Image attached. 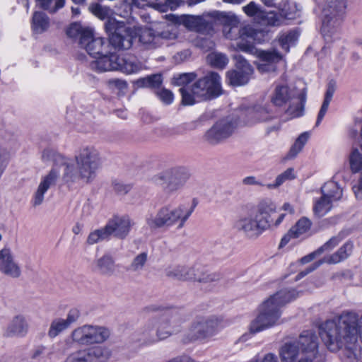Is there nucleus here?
Listing matches in <instances>:
<instances>
[{
  "label": "nucleus",
  "mask_w": 362,
  "mask_h": 362,
  "mask_svg": "<svg viewBox=\"0 0 362 362\" xmlns=\"http://www.w3.org/2000/svg\"><path fill=\"white\" fill-rule=\"evenodd\" d=\"M235 129V124L230 119H222L206 132L204 138L210 144H216L230 137Z\"/></svg>",
  "instance_id": "a211bd4d"
},
{
  "label": "nucleus",
  "mask_w": 362,
  "mask_h": 362,
  "mask_svg": "<svg viewBox=\"0 0 362 362\" xmlns=\"http://www.w3.org/2000/svg\"><path fill=\"white\" fill-rule=\"evenodd\" d=\"M298 33L294 30H291L286 33L281 34L279 38V42L281 47L285 52H288L290 46L295 43L298 39Z\"/></svg>",
  "instance_id": "de8ad7c7"
},
{
  "label": "nucleus",
  "mask_w": 362,
  "mask_h": 362,
  "mask_svg": "<svg viewBox=\"0 0 362 362\" xmlns=\"http://www.w3.org/2000/svg\"><path fill=\"white\" fill-rule=\"evenodd\" d=\"M218 325L219 321L215 316L197 317L189 329L191 339L205 338L214 335Z\"/></svg>",
  "instance_id": "f3484780"
},
{
  "label": "nucleus",
  "mask_w": 362,
  "mask_h": 362,
  "mask_svg": "<svg viewBox=\"0 0 362 362\" xmlns=\"http://www.w3.org/2000/svg\"><path fill=\"white\" fill-rule=\"evenodd\" d=\"M298 10L295 4H288L287 5H284V8L281 10V18L284 16V18L286 19H293L298 16Z\"/></svg>",
  "instance_id": "864d4df0"
},
{
  "label": "nucleus",
  "mask_w": 362,
  "mask_h": 362,
  "mask_svg": "<svg viewBox=\"0 0 362 362\" xmlns=\"http://www.w3.org/2000/svg\"><path fill=\"white\" fill-rule=\"evenodd\" d=\"M312 226V222L306 217H302L291 228L288 232L282 238L280 247L286 245L291 239L298 238L301 235L307 233Z\"/></svg>",
  "instance_id": "a878e982"
},
{
  "label": "nucleus",
  "mask_w": 362,
  "mask_h": 362,
  "mask_svg": "<svg viewBox=\"0 0 362 362\" xmlns=\"http://www.w3.org/2000/svg\"><path fill=\"white\" fill-rule=\"evenodd\" d=\"M349 168L353 173L362 170V145L352 146L348 156Z\"/></svg>",
  "instance_id": "473e14b6"
},
{
  "label": "nucleus",
  "mask_w": 362,
  "mask_h": 362,
  "mask_svg": "<svg viewBox=\"0 0 362 362\" xmlns=\"http://www.w3.org/2000/svg\"><path fill=\"white\" fill-rule=\"evenodd\" d=\"M253 54H257L259 62L257 69L261 73L274 72L276 70V64L282 59V55L276 49L256 50Z\"/></svg>",
  "instance_id": "4be33fe9"
},
{
  "label": "nucleus",
  "mask_w": 362,
  "mask_h": 362,
  "mask_svg": "<svg viewBox=\"0 0 362 362\" xmlns=\"http://www.w3.org/2000/svg\"><path fill=\"white\" fill-rule=\"evenodd\" d=\"M112 354L105 346H93L70 354L65 362H107Z\"/></svg>",
  "instance_id": "4468645a"
},
{
  "label": "nucleus",
  "mask_w": 362,
  "mask_h": 362,
  "mask_svg": "<svg viewBox=\"0 0 362 362\" xmlns=\"http://www.w3.org/2000/svg\"><path fill=\"white\" fill-rule=\"evenodd\" d=\"M281 362H320L319 339L315 332L303 331L298 339L285 341L279 349Z\"/></svg>",
  "instance_id": "39448f33"
},
{
  "label": "nucleus",
  "mask_w": 362,
  "mask_h": 362,
  "mask_svg": "<svg viewBox=\"0 0 362 362\" xmlns=\"http://www.w3.org/2000/svg\"><path fill=\"white\" fill-rule=\"evenodd\" d=\"M355 196L357 199H360L362 195V175L359 178L358 182L352 187Z\"/></svg>",
  "instance_id": "774afa93"
},
{
  "label": "nucleus",
  "mask_w": 362,
  "mask_h": 362,
  "mask_svg": "<svg viewBox=\"0 0 362 362\" xmlns=\"http://www.w3.org/2000/svg\"><path fill=\"white\" fill-rule=\"evenodd\" d=\"M139 42L146 49H154L160 45V37L151 29H144L139 35Z\"/></svg>",
  "instance_id": "72a5a7b5"
},
{
  "label": "nucleus",
  "mask_w": 362,
  "mask_h": 362,
  "mask_svg": "<svg viewBox=\"0 0 362 362\" xmlns=\"http://www.w3.org/2000/svg\"><path fill=\"white\" fill-rule=\"evenodd\" d=\"M196 75L194 73H185L174 78V83L182 87L189 86L188 83L194 80Z\"/></svg>",
  "instance_id": "5fc2aeb1"
},
{
  "label": "nucleus",
  "mask_w": 362,
  "mask_h": 362,
  "mask_svg": "<svg viewBox=\"0 0 362 362\" xmlns=\"http://www.w3.org/2000/svg\"><path fill=\"white\" fill-rule=\"evenodd\" d=\"M333 202L322 194L319 199L315 201L313 206L314 214L318 217L326 215L332 209Z\"/></svg>",
  "instance_id": "e433bc0d"
},
{
  "label": "nucleus",
  "mask_w": 362,
  "mask_h": 362,
  "mask_svg": "<svg viewBox=\"0 0 362 362\" xmlns=\"http://www.w3.org/2000/svg\"><path fill=\"white\" fill-rule=\"evenodd\" d=\"M119 55L110 49L109 53H103L90 64L91 69L98 72L117 71Z\"/></svg>",
  "instance_id": "b1692460"
},
{
  "label": "nucleus",
  "mask_w": 362,
  "mask_h": 362,
  "mask_svg": "<svg viewBox=\"0 0 362 362\" xmlns=\"http://www.w3.org/2000/svg\"><path fill=\"white\" fill-rule=\"evenodd\" d=\"M50 18L42 11L34 12L31 20V28L36 34H42L49 30Z\"/></svg>",
  "instance_id": "2f4dec72"
},
{
  "label": "nucleus",
  "mask_w": 362,
  "mask_h": 362,
  "mask_svg": "<svg viewBox=\"0 0 362 362\" xmlns=\"http://www.w3.org/2000/svg\"><path fill=\"white\" fill-rule=\"evenodd\" d=\"M253 121L256 122H266L273 118L272 113L267 110V107L263 106H256L250 112Z\"/></svg>",
  "instance_id": "09e8293b"
},
{
  "label": "nucleus",
  "mask_w": 362,
  "mask_h": 362,
  "mask_svg": "<svg viewBox=\"0 0 362 362\" xmlns=\"http://www.w3.org/2000/svg\"><path fill=\"white\" fill-rule=\"evenodd\" d=\"M44 161H52L56 166L63 169L62 180L66 183L79 180L88 184L92 182L101 165L99 151L93 146L81 148L74 156L76 167L71 160L53 149L46 148L42 151Z\"/></svg>",
  "instance_id": "f03ea898"
},
{
  "label": "nucleus",
  "mask_w": 362,
  "mask_h": 362,
  "mask_svg": "<svg viewBox=\"0 0 362 362\" xmlns=\"http://www.w3.org/2000/svg\"><path fill=\"white\" fill-rule=\"evenodd\" d=\"M235 69L227 72L229 83L238 86L248 83L253 74V69L248 62L240 54L235 55Z\"/></svg>",
  "instance_id": "dca6fc26"
},
{
  "label": "nucleus",
  "mask_w": 362,
  "mask_h": 362,
  "mask_svg": "<svg viewBox=\"0 0 362 362\" xmlns=\"http://www.w3.org/2000/svg\"><path fill=\"white\" fill-rule=\"evenodd\" d=\"M211 16L214 23L223 25V33L227 39L238 40L235 44L237 49L248 54L254 53L255 47L249 40L254 38L255 30L251 26L240 27L239 18L231 12L213 11Z\"/></svg>",
  "instance_id": "423d86ee"
},
{
  "label": "nucleus",
  "mask_w": 362,
  "mask_h": 362,
  "mask_svg": "<svg viewBox=\"0 0 362 362\" xmlns=\"http://www.w3.org/2000/svg\"><path fill=\"white\" fill-rule=\"evenodd\" d=\"M29 327L26 317L22 315H18L13 317L8 324L4 334L7 337H24L28 333Z\"/></svg>",
  "instance_id": "393cba45"
},
{
  "label": "nucleus",
  "mask_w": 362,
  "mask_h": 362,
  "mask_svg": "<svg viewBox=\"0 0 362 362\" xmlns=\"http://www.w3.org/2000/svg\"><path fill=\"white\" fill-rule=\"evenodd\" d=\"M180 92L182 95V102L186 105L209 100L221 93V77L218 74L211 72L192 86L180 88Z\"/></svg>",
  "instance_id": "0eeeda50"
},
{
  "label": "nucleus",
  "mask_w": 362,
  "mask_h": 362,
  "mask_svg": "<svg viewBox=\"0 0 362 362\" xmlns=\"http://www.w3.org/2000/svg\"><path fill=\"white\" fill-rule=\"evenodd\" d=\"M118 64L117 71L127 74H135L145 69V65L142 62L135 57L129 54L119 55Z\"/></svg>",
  "instance_id": "bb28decb"
},
{
  "label": "nucleus",
  "mask_w": 362,
  "mask_h": 362,
  "mask_svg": "<svg viewBox=\"0 0 362 362\" xmlns=\"http://www.w3.org/2000/svg\"><path fill=\"white\" fill-rule=\"evenodd\" d=\"M296 178L295 170L293 168L286 169L284 172L279 174L275 179V181L272 184H268L267 185L269 189H275L283 185L288 180H292Z\"/></svg>",
  "instance_id": "c03bdc74"
},
{
  "label": "nucleus",
  "mask_w": 362,
  "mask_h": 362,
  "mask_svg": "<svg viewBox=\"0 0 362 362\" xmlns=\"http://www.w3.org/2000/svg\"><path fill=\"white\" fill-rule=\"evenodd\" d=\"M69 327L64 319L60 317L55 318L50 323L47 335L49 338L54 339Z\"/></svg>",
  "instance_id": "ea45409f"
},
{
  "label": "nucleus",
  "mask_w": 362,
  "mask_h": 362,
  "mask_svg": "<svg viewBox=\"0 0 362 362\" xmlns=\"http://www.w3.org/2000/svg\"><path fill=\"white\" fill-rule=\"evenodd\" d=\"M190 281H197L199 283H210L220 279L221 276L216 272H208L193 267V272L191 275Z\"/></svg>",
  "instance_id": "c9c22d12"
},
{
  "label": "nucleus",
  "mask_w": 362,
  "mask_h": 362,
  "mask_svg": "<svg viewBox=\"0 0 362 362\" xmlns=\"http://www.w3.org/2000/svg\"><path fill=\"white\" fill-rule=\"evenodd\" d=\"M59 166L53 163V167L51 170L45 175L42 176L40 182L34 192L32 197V204L33 206L41 205L45 200V194L52 187L56 185L57 180L59 177Z\"/></svg>",
  "instance_id": "6ab92c4d"
},
{
  "label": "nucleus",
  "mask_w": 362,
  "mask_h": 362,
  "mask_svg": "<svg viewBox=\"0 0 362 362\" xmlns=\"http://www.w3.org/2000/svg\"><path fill=\"white\" fill-rule=\"evenodd\" d=\"M81 316L79 310L77 308L71 309L67 315L66 318L64 319L66 324L70 327L72 324L76 322Z\"/></svg>",
  "instance_id": "bf43d9fd"
},
{
  "label": "nucleus",
  "mask_w": 362,
  "mask_h": 362,
  "mask_svg": "<svg viewBox=\"0 0 362 362\" xmlns=\"http://www.w3.org/2000/svg\"><path fill=\"white\" fill-rule=\"evenodd\" d=\"M345 238L343 233H339L337 235L332 237L329 240L318 248V252L322 254L325 252H329L337 247L339 243Z\"/></svg>",
  "instance_id": "3c124183"
},
{
  "label": "nucleus",
  "mask_w": 362,
  "mask_h": 362,
  "mask_svg": "<svg viewBox=\"0 0 362 362\" xmlns=\"http://www.w3.org/2000/svg\"><path fill=\"white\" fill-rule=\"evenodd\" d=\"M283 18L274 11H262L259 13L257 22L262 25L279 26L283 23Z\"/></svg>",
  "instance_id": "f704fd0d"
},
{
  "label": "nucleus",
  "mask_w": 362,
  "mask_h": 362,
  "mask_svg": "<svg viewBox=\"0 0 362 362\" xmlns=\"http://www.w3.org/2000/svg\"><path fill=\"white\" fill-rule=\"evenodd\" d=\"M0 272L12 279H18L22 274L20 265L8 247H4L0 250Z\"/></svg>",
  "instance_id": "412c9836"
},
{
  "label": "nucleus",
  "mask_w": 362,
  "mask_h": 362,
  "mask_svg": "<svg viewBox=\"0 0 362 362\" xmlns=\"http://www.w3.org/2000/svg\"><path fill=\"white\" fill-rule=\"evenodd\" d=\"M353 249L354 243L351 241H347L335 252L325 256L322 260L323 263L328 264H337L349 258L353 252Z\"/></svg>",
  "instance_id": "cd10ccee"
},
{
  "label": "nucleus",
  "mask_w": 362,
  "mask_h": 362,
  "mask_svg": "<svg viewBox=\"0 0 362 362\" xmlns=\"http://www.w3.org/2000/svg\"><path fill=\"white\" fill-rule=\"evenodd\" d=\"M182 321L175 314L165 313L150 318L142 329V337L146 344L156 343L167 339L177 331Z\"/></svg>",
  "instance_id": "6e6552de"
},
{
  "label": "nucleus",
  "mask_w": 362,
  "mask_h": 362,
  "mask_svg": "<svg viewBox=\"0 0 362 362\" xmlns=\"http://www.w3.org/2000/svg\"><path fill=\"white\" fill-rule=\"evenodd\" d=\"M110 330L94 325H83L74 329L71 333L72 341L79 345L100 344L110 337Z\"/></svg>",
  "instance_id": "f8f14e48"
},
{
  "label": "nucleus",
  "mask_w": 362,
  "mask_h": 362,
  "mask_svg": "<svg viewBox=\"0 0 362 362\" xmlns=\"http://www.w3.org/2000/svg\"><path fill=\"white\" fill-rule=\"evenodd\" d=\"M320 255H321V253L320 252H318V249H317L314 252L302 257L300 261L302 264H307V263L313 261L317 256H319Z\"/></svg>",
  "instance_id": "69168bd1"
},
{
  "label": "nucleus",
  "mask_w": 362,
  "mask_h": 362,
  "mask_svg": "<svg viewBox=\"0 0 362 362\" xmlns=\"http://www.w3.org/2000/svg\"><path fill=\"white\" fill-rule=\"evenodd\" d=\"M323 264V262L322 259L315 262L314 264H313L312 265L309 266L308 268H306L305 270L300 272L296 277V280H298L303 277H304L305 276H306L307 274H308L309 273L313 272L314 270H315L317 268H318L320 265H322Z\"/></svg>",
  "instance_id": "052dcab7"
},
{
  "label": "nucleus",
  "mask_w": 362,
  "mask_h": 362,
  "mask_svg": "<svg viewBox=\"0 0 362 362\" xmlns=\"http://www.w3.org/2000/svg\"><path fill=\"white\" fill-rule=\"evenodd\" d=\"M192 272L193 267L180 264L169 265L165 269L168 277L182 281H190Z\"/></svg>",
  "instance_id": "c756f323"
},
{
  "label": "nucleus",
  "mask_w": 362,
  "mask_h": 362,
  "mask_svg": "<svg viewBox=\"0 0 362 362\" xmlns=\"http://www.w3.org/2000/svg\"><path fill=\"white\" fill-rule=\"evenodd\" d=\"M182 3V0H166L164 4H156V7L162 12H165L168 8L175 10Z\"/></svg>",
  "instance_id": "13d9d810"
},
{
  "label": "nucleus",
  "mask_w": 362,
  "mask_h": 362,
  "mask_svg": "<svg viewBox=\"0 0 362 362\" xmlns=\"http://www.w3.org/2000/svg\"><path fill=\"white\" fill-rule=\"evenodd\" d=\"M309 137L310 134L308 132L302 133L291 147L287 154V158L289 159L295 158L302 151Z\"/></svg>",
  "instance_id": "a19ab883"
},
{
  "label": "nucleus",
  "mask_w": 362,
  "mask_h": 362,
  "mask_svg": "<svg viewBox=\"0 0 362 362\" xmlns=\"http://www.w3.org/2000/svg\"><path fill=\"white\" fill-rule=\"evenodd\" d=\"M276 206L273 201L266 198L262 199L257 204L256 211L254 212L260 219L266 221V225L269 228L272 226V214L276 212Z\"/></svg>",
  "instance_id": "7c9ffc66"
},
{
  "label": "nucleus",
  "mask_w": 362,
  "mask_h": 362,
  "mask_svg": "<svg viewBox=\"0 0 362 362\" xmlns=\"http://www.w3.org/2000/svg\"><path fill=\"white\" fill-rule=\"evenodd\" d=\"M306 100V93L303 89L298 92L286 85L276 86L271 96L272 103L276 106H282L289 103L286 113L290 118H296L303 115L304 105Z\"/></svg>",
  "instance_id": "9b49d317"
},
{
  "label": "nucleus",
  "mask_w": 362,
  "mask_h": 362,
  "mask_svg": "<svg viewBox=\"0 0 362 362\" xmlns=\"http://www.w3.org/2000/svg\"><path fill=\"white\" fill-rule=\"evenodd\" d=\"M90 30L91 29L90 28H83L81 24L74 23L71 24L66 30V35L71 38L78 37L80 42L85 33Z\"/></svg>",
  "instance_id": "8fccbe9b"
},
{
  "label": "nucleus",
  "mask_w": 362,
  "mask_h": 362,
  "mask_svg": "<svg viewBox=\"0 0 362 362\" xmlns=\"http://www.w3.org/2000/svg\"><path fill=\"white\" fill-rule=\"evenodd\" d=\"M322 194L332 201H337L342 197V189L334 180L326 182L321 188Z\"/></svg>",
  "instance_id": "4c0bfd02"
},
{
  "label": "nucleus",
  "mask_w": 362,
  "mask_h": 362,
  "mask_svg": "<svg viewBox=\"0 0 362 362\" xmlns=\"http://www.w3.org/2000/svg\"><path fill=\"white\" fill-rule=\"evenodd\" d=\"M156 94L158 98L166 105L171 104L173 101V94L168 89L162 88L160 90H156Z\"/></svg>",
  "instance_id": "4d7b16f0"
},
{
  "label": "nucleus",
  "mask_w": 362,
  "mask_h": 362,
  "mask_svg": "<svg viewBox=\"0 0 362 362\" xmlns=\"http://www.w3.org/2000/svg\"><path fill=\"white\" fill-rule=\"evenodd\" d=\"M298 297L295 289L284 288L264 300L259 306L258 315L250 322L249 330L255 334L279 323L281 308Z\"/></svg>",
  "instance_id": "20e7f679"
},
{
  "label": "nucleus",
  "mask_w": 362,
  "mask_h": 362,
  "mask_svg": "<svg viewBox=\"0 0 362 362\" xmlns=\"http://www.w3.org/2000/svg\"><path fill=\"white\" fill-rule=\"evenodd\" d=\"M148 261V253L141 252L134 257L128 267V270L133 272H140L145 267Z\"/></svg>",
  "instance_id": "37998d69"
},
{
  "label": "nucleus",
  "mask_w": 362,
  "mask_h": 362,
  "mask_svg": "<svg viewBox=\"0 0 362 362\" xmlns=\"http://www.w3.org/2000/svg\"><path fill=\"white\" fill-rule=\"evenodd\" d=\"M114 189L119 194H124L131 189V186L124 185L119 182H115L113 183Z\"/></svg>",
  "instance_id": "e2e57ef3"
},
{
  "label": "nucleus",
  "mask_w": 362,
  "mask_h": 362,
  "mask_svg": "<svg viewBox=\"0 0 362 362\" xmlns=\"http://www.w3.org/2000/svg\"><path fill=\"white\" fill-rule=\"evenodd\" d=\"M189 177L187 170L179 167L161 172L153 177V180L166 194H172L184 186Z\"/></svg>",
  "instance_id": "ddd939ff"
},
{
  "label": "nucleus",
  "mask_w": 362,
  "mask_h": 362,
  "mask_svg": "<svg viewBox=\"0 0 362 362\" xmlns=\"http://www.w3.org/2000/svg\"><path fill=\"white\" fill-rule=\"evenodd\" d=\"M162 83L160 74H153L144 78H141L136 81V84L140 88H158Z\"/></svg>",
  "instance_id": "79ce46f5"
},
{
  "label": "nucleus",
  "mask_w": 362,
  "mask_h": 362,
  "mask_svg": "<svg viewBox=\"0 0 362 362\" xmlns=\"http://www.w3.org/2000/svg\"><path fill=\"white\" fill-rule=\"evenodd\" d=\"M111 234L107 224L100 228L95 229L90 232L87 238V243L88 245H94L99 242L108 240Z\"/></svg>",
  "instance_id": "58836bf2"
},
{
  "label": "nucleus",
  "mask_w": 362,
  "mask_h": 362,
  "mask_svg": "<svg viewBox=\"0 0 362 362\" xmlns=\"http://www.w3.org/2000/svg\"><path fill=\"white\" fill-rule=\"evenodd\" d=\"M236 226L238 230L250 238L257 237L269 228L266 221L260 219L254 212L239 219Z\"/></svg>",
  "instance_id": "aec40b11"
},
{
  "label": "nucleus",
  "mask_w": 362,
  "mask_h": 362,
  "mask_svg": "<svg viewBox=\"0 0 362 362\" xmlns=\"http://www.w3.org/2000/svg\"><path fill=\"white\" fill-rule=\"evenodd\" d=\"M207 62L214 67L223 69L228 63L226 54L219 52H211L207 56Z\"/></svg>",
  "instance_id": "49530a36"
},
{
  "label": "nucleus",
  "mask_w": 362,
  "mask_h": 362,
  "mask_svg": "<svg viewBox=\"0 0 362 362\" xmlns=\"http://www.w3.org/2000/svg\"><path fill=\"white\" fill-rule=\"evenodd\" d=\"M319 334L331 351L345 347L347 354L346 362H358L356 354L351 349L358 337L362 341V315L359 318L354 312H343L333 320L322 323L320 326Z\"/></svg>",
  "instance_id": "f257e3e1"
},
{
  "label": "nucleus",
  "mask_w": 362,
  "mask_h": 362,
  "mask_svg": "<svg viewBox=\"0 0 362 362\" xmlns=\"http://www.w3.org/2000/svg\"><path fill=\"white\" fill-rule=\"evenodd\" d=\"M335 91V83L334 82H329L327 86V89L325 93V100H327L331 101L333 97V95Z\"/></svg>",
  "instance_id": "338daca9"
},
{
  "label": "nucleus",
  "mask_w": 362,
  "mask_h": 362,
  "mask_svg": "<svg viewBox=\"0 0 362 362\" xmlns=\"http://www.w3.org/2000/svg\"><path fill=\"white\" fill-rule=\"evenodd\" d=\"M346 0H328L322 12L321 33L327 41L338 37L344 18Z\"/></svg>",
  "instance_id": "9d476101"
},
{
  "label": "nucleus",
  "mask_w": 362,
  "mask_h": 362,
  "mask_svg": "<svg viewBox=\"0 0 362 362\" xmlns=\"http://www.w3.org/2000/svg\"><path fill=\"white\" fill-rule=\"evenodd\" d=\"M245 185H255V186H264V185L259 181L255 176H247L243 178L242 181Z\"/></svg>",
  "instance_id": "0e129e2a"
},
{
  "label": "nucleus",
  "mask_w": 362,
  "mask_h": 362,
  "mask_svg": "<svg viewBox=\"0 0 362 362\" xmlns=\"http://www.w3.org/2000/svg\"><path fill=\"white\" fill-rule=\"evenodd\" d=\"M196 204H180L177 207L169 205L160 208L156 214H148L146 223L150 229H157L163 227H170L177 222L179 228H182L192 214Z\"/></svg>",
  "instance_id": "1a4fd4ad"
},
{
  "label": "nucleus",
  "mask_w": 362,
  "mask_h": 362,
  "mask_svg": "<svg viewBox=\"0 0 362 362\" xmlns=\"http://www.w3.org/2000/svg\"><path fill=\"white\" fill-rule=\"evenodd\" d=\"M40 7L47 11L49 13H55L64 7L65 0H36Z\"/></svg>",
  "instance_id": "a18cd8bd"
},
{
  "label": "nucleus",
  "mask_w": 362,
  "mask_h": 362,
  "mask_svg": "<svg viewBox=\"0 0 362 362\" xmlns=\"http://www.w3.org/2000/svg\"><path fill=\"white\" fill-rule=\"evenodd\" d=\"M89 8L95 16L102 20L109 18L112 13L109 7L98 4L91 5Z\"/></svg>",
  "instance_id": "603ef678"
},
{
  "label": "nucleus",
  "mask_w": 362,
  "mask_h": 362,
  "mask_svg": "<svg viewBox=\"0 0 362 362\" xmlns=\"http://www.w3.org/2000/svg\"><path fill=\"white\" fill-rule=\"evenodd\" d=\"M176 22L189 30L208 33L212 30L214 21L209 13L202 16L182 15L176 18Z\"/></svg>",
  "instance_id": "2eb2a0df"
},
{
  "label": "nucleus",
  "mask_w": 362,
  "mask_h": 362,
  "mask_svg": "<svg viewBox=\"0 0 362 362\" xmlns=\"http://www.w3.org/2000/svg\"><path fill=\"white\" fill-rule=\"evenodd\" d=\"M93 269L102 275L110 276L115 274L116 264L113 257L105 254L94 261Z\"/></svg>",
  "instance_id": "c85d7f7f"
},
{
  "label": "nucleus",
  "mask_w": 362,
  "mask_h": 362,
  "mask_svg": "<svg viewBox=\"0 0 362 362\" xmlns=\"http://www.w3.org/2000/svg\"><path fill=\"white\" fill-rule=\"evenodd\" d=\"M105 30L110 33L109 42L102 37L93 35V30L85 33L80 41V47L93 57L109 53L110 45L118 49H128L132 45L134 31L124 22L109 18L105 23Z\"/></svg>",
  "instance_id": "7ed1b4c3"
},
{
  "label": "nucleus",
  "mask_w": 362,
  "mask_h": 362,
  "mask_svg": "<svg viewBox=\"0 0 362 362\" xmlns=\"http://www.w3.org/2000/svg\"><path fill=\"white\" fill-rule=\"evenodd\" d=\"M243 10L247 16L255 17L256 21L258 18L259 13L262 12L258 5L254 1H251L247 5L243 6Z\"/></svg>",
  "instance_id": "6e6d98bb"
},
{
  "label": "nucleus",
  "mask_w": 362,
  "mask_h": 362,
  "mask_svg": "<svg viewBox=\"0 0 362 362\" xmlns=\"http://www.w3.org/2000/svg\"><path fill=\"white\" fill-rule=\"evenodd\" d=\"M49 354V351L46 346H38L33 351L32 358L34 359H38Z\"/></svg>",
  "instance_id": "680f3d73"
},
{
  "label": "nucleus",
  "mask_w": 362,
  "mask_h": 362,
  "mask_svg": "<svg viewBox=\"0 0 362 362\" xmlns=\"http://www.w3.org/2000/svg\"><path fill=\"white\" fill-rule=\"evenodd\" d=\"M133 225V221L127 216H115L107 223L111 235L119 239H124L128 235Z\"/></svg>",
  "instance_id": "5701e85b"
}]
</instances>
